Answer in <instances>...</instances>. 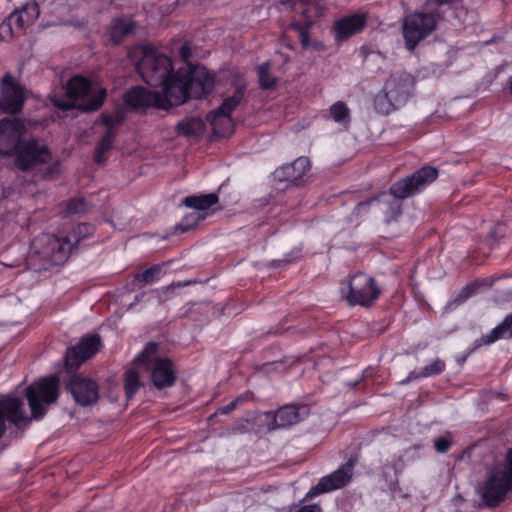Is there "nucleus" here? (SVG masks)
<instances>
[{
  "instance_id": "39448f33",
  "label": "nucleus",
  "mask_w": 512,
  "mask_h": 512,
  "mask_svg": "<svg viewBox=\"0 0 512 512\" xmlns=\"http://www.w3.org/2000/svg\"><path fill=\"white\" fill-rule=\"evenodd\" d=\"M414 84V78L408 73L392 74L384 85V95H378L375 99L376 107L388 113L390 107L405 103L414 89Z\"/></svg>"
},
{
  "instance_id": "a211bd4d",
  "label": "nucleus",
  "mask_w": 512,
  "mask_h": 512,
  "mask_svg": "<svg viewBox=\"0 0 512 512\" xmlns=\"http://www.w3.org/2000/svg\"><path fill=\"white\" fill-rule=\"evenodd\" d=\"M263 417V422L268 431L286 428L300 421L299 409L294 405H285L276 412H265Z\"/></svg>"
},
{
  "instance_id": "c03bdc74",
  "label": "nucleus",
  "mask_w": 512,
  "mask_h": 512,
  "mask_svg": "<svg viewBox=\"0 0 512 512\" xmlns=\"http://www.w3.org/2000/svg\"><path fill=\"white\" fill-rule=\"evenodd\" d=\"M450 446H451V442L445 437L437 438L434 442V447H435L436 451L439 453L447 452L449 450Z\"/></svg>"
},
{
  "instance_id": "aec40b11",
  "label": "nucleus",
  "mask_w": 512,
  "mask_h": 512,
  "mask_svg": "<svg viewBox=\"0 0 512 512\" xmlns=\"http://www.w3.org/2000/svg\"><path fill=\"white\" fill-rule=\"evenodd\" d=\"M125 102L135 108L156 107L162 109L163 104L160 102V93L150 91L142 87H134L125 95Z\"/></svg>"
},
{
  "instance_id": "ea45409f",
  "label": "nucleus",
  "mask_w": 512,
  "mask_h": 512,
  "mask_svg": "<svg viewBox=\"0 0 512 512\" xmlns=\"http://www.w3.org/2000/svg\"><path fill=\"white\" fill-rule=\"evenodd\" d=\"M309 26L310 25H307V24H306V26H302L299 23L291 24V28L298 32L299 39H300V42H301V45L303 46V48H307L310 45L309 34H308Z\"/></svg>"
},
{
  "instance_id": "4c0bfd02",
  "label": "nucleus",
  "mask_w": 512,
  "mask_h": 512,
  "mask_svg": "<svg viewBox=\"0 0 512 512\" xmlns=\"http://www.w3.org/2000/svg\"><path fill=\"white\" fill-rule=\"evenodd\" d=\"M87 210V204L81 198L71 199L67 205L65 210L62 212L64 216H69L72 214H80L84 213Z\"/></svg>"
},
{
  "instance_id": "f704fd0d",
  "label": "nucleus",
  "mask_w": 512,
  "mask_h": 512,
  "mask_svg": "<svg viewBox=\"0 0 512 512\" xmlns=\"http://www.w3.org/2000/svg\"><path fill=\"white\" fill-rule=\"evenodd\" d=\"M140 380L138 373L130 369L125 373V391L127 398H132L135 392L140 388Z\"/></svg>"
},
{
  "instance_id": "20e7f679",
  "label": "nucleus",
  "mask_w": 512,
  "mask_h": 512,
  "mask_svg": "<svg viewBox=\"0 0 512 512\" xmlns=\"http://www.w3.org/2000/svg\"><path fill=\"white\" fill-rule=\"evenodd\" d=\"M477 491L488 507L498 506L512 491V448L508 450L505 461L490 471Z\"/></svg>"
},
{
  "instance_id": "9b49d317",
  "label": "nucleus",
  "mask_w": 512,
  "mask_h": 512,
  "mask_svg": "<svg viewBox=\"0 0 512 512\" xmlns=\"http://www.w3.org/2000/svg\"><path fill=\"white\" fill-rule=\"evenodd\" d=\"M0 86V111L6 114L20 113L26 99L24 88L11 73L2 77Z\"/></svg>"
},
{
  "instance_id": "7c9ffc66",
  "label": "nucleus",
  "mask_w": 512,
  "mask_h": 512,
  "mask_svg": "<svg viewBox=\"0 0 512 512\" xmlns=\"http://www.w3.org/2000/svg\"><path fill=\"white\" fill-rule=\"evenodd\" d=\"M446 364L441 359H435L430 364L426 365L420 372H411L406 380L402 383H406L410 380H416L419 378L431 377L442 373L445 370Z\"/></svg>"
},
{
  "instance_id": "8fccbe9b",
  "label": "nucleus",
  "mask_w": 512,
  "mask_h": 512,
  "mask_svg": "<svg viewBox=\"0 0 512 512\" xmlns=\"http://www.w3.org/2000/svg\"><path fill=\"white\" fill-rule=\"evenodd\" d=\"M58 171V163H53L52 166H50L47 171H46V174L48 175H52L54 172H57Z\"/></svg>"
},
{
  "instance_id": "f03ea898",
  "label": "nucleus",
  "mask_w": 512,
  "mask_h": 512,
  "mask_svg": "<svg viewBox=\"0 0 512 512\" xmlns=\"http://www.w3.org/2000/svg\"><path fill=\"white\" fill-rule=\"evenodd\" d=\"M66 94L68 97L66 100H61L57 96L51 97L54 106L63 110L79 108L83 111H95L102 105L106 90L99 88L93 92L87 79L75 76L68 81Z\"/></svg>"
},
{
  "instance_id": "0eeeda50",
  "label": "nucleus",
  "mask_w": 512,
  "mask_h": 512,
  "mask_svg": "<svg viewBox=\"0 0 512 512\" xmlns=\"http://www.w3.org/2000/svg\"><path fill=\"white\" fill-rule=\"evenodd\" d=\"M31 414L34 419L42 418L47 407L54 403L59 395V379L57 376L45 377L30 385L26 390Z\"/></svg>"
},
{
  "instance_id": "2eb2a0df",
  "label": "nucleus",
  "mask_w": 512,
  "mask_h": 512,
  "mask_svg": "<svg viewBox=\"0 0 512 512\" xmlns=\"http://www.w3.org/2000/svg\"><path fill=\"white\" fill-rule=\"evenodd\" d=\"M187 81L189 96L201 98L209 94L215 85L214 75L204 66H189L184 74Z\"/></svg>"
},
{
  "instance_id": "37998d69",
  "label": "nucleus",
  "mask_w": 512,
  "mask_h": 512,
  "mask_svg": "<svg viewBox=\"0 0 512 512\" xmlns=\"http://www.w3.org/2000/svg\"><path fill=\"white\" fill-rule=\"evenodd\" d=\"M247 398H248L247 394L240 395L239 397H237L235 400H233L232 402H230L226 406H223V407L219 408L218 412L221 413V414H228L231 411H233L237 407V405L239 403L243 402Z\"/></svg>"
},
{
  "instance_id": "1a4fd4ad",
  "label": "nucleus",
  "mask_w": 512,
  "mask_h": 512,
  "mask_svg": "<svg viewBox=\"0 0 512 512\" xmlns=\"http://www.w3.org/2000/svg\"><path fill=\"white\" fill-rule=\"evenodd\" d=\"M73 244L69 237L41 234L32 242V249L44 260L54 264L65 261L72 252Z\"/></svg>"
},
{
  "instance_id": "49530a36",
  "label": "nucleus",
  "mask_w": 512,
  "mask_h": 512,
  "mask_svg": "<svg viewBox=\"0 0 512 512\" xmlns=\"http://www.w3.org/2000/svg\"><path fill=\"white\" fill-rule=\"evenodd\" d=\"M179 53H180L181 58L187 65V70H188L189 66H192L191 64H189V59L192 56V50H191L189 44L185 43L184 45H182Z\"/></svg>"
},
{
  "instance_id": "de8ad7c7",
  "label": "nucleus",
  "mask_w": 512,
  "mask_h": 512,
  "mask_svg": "<svg viewBox=\"0 0 512 512\" xmlns=\"http://www.w3.org/2000/svg\"><path fill=\"white\" fill-rule=\"evenodd\" d=\"M102 122L108 129L115 130L114 128L120 123V118L118 116H102Z\"/></svg>"
},
{
  "instance_id": "ddd939ff",
  "label": "nucleus",
  "mask_w": 512,
  "mask_h": 512,
  "mask_svg": "<svg viewBox=\"0 0 512 512\" xmlns=\"http://www.w3.org/2000/svg\"><path fill=\"white\" fill-rule=\"evenodd\" d=\"M183 68H179L176 74H171L160 86V102L162 109H168L172 106H179L189 98L187 81L185 80Z\"/></svg>"
},
{
  "instance_id": "cd10ccee",
  "label": "nucleus",
  "mask_w": 512,
  "mask_h": 512,
  "mask_svg": "<svg viewBox=\"0 0 512 512\" xmlns=\"http://www.w3.org/2000/svg\"><path fill=\"white\" fill-rule=\"evenodd\" d=\"M136 23L130 18L115 19L109 32L110 40L114 44H119L134 32Z\"/></svg>"
},
{
  "instance_id": "6ab92c4d",
  "label": "nucleus",
  "mask_w": 512,
  "mask_h": 512,
  "mask_svg": "<svg viewBox=\"0 0 512 512\" xmlns=\"http://www.w3.org/2000/svg\"><path fill=\"white\" fill-rule=\"evenodd\" d=\"M311 163L307 157H299L292 163L281 166L276 170V176L281 181H288L295 185L303 184L308 178Z\"/></svg>"
},
{
  "instance_id": "4468645a",
  "label": "nucleus",
  "mask_w": 512,
  "mask_h": 512,
  "mask_svg": "<svg viewBox=\"0 0 512 512\" xmlns=\"http://www.w3.org/2000/svg\"><path fill=\"white\" fill-rule=\"evenodd\" d=\"M356 462L357 458L351 457L339 469L330 475L321 478L318 484L309 490L307 497H314L321 493L330 492L346 485L353 476V470Z\"/></svg>"
},
{
  "instance_id": "412c9836",
  "label": "nucleus",
  "mask_w": 512,
  "mask_h": 512,
  "mask_svg": "<svg viewBox=\"0 0 512 512\" xmlns=\"http://www.w3.org/2000/svg\"><path fill=\"white\" fill-rule=\"evenodd\" d=\"M69 386L74 399L83 406L98 400V386L92 380L76 377Z\"/></svg>"
},
{
  "instance_id": "2f4dec72",
  "label": "nucleus",
  "mask_w": 512,
  "mask_h": 512,
  "mask_svg": "<svg viewBox=\"0 0 512 512\" xmlns=\"http://www.w3.org/2000/svg\"><path fill=\"white\" fill-rule=\"evenodd\" d=\"M116 132L108 129L102 136L95 148L94 158L97 163H103L106 160L105 153L112 148Z\"/></svg>"
},
{
  "instance_id": "473e14b6",
  "label": "nucleus",
  "mask_w": 512,
  "mask_h": 512,
  "mask_svg": "<svg viewBox=\"0 0 512 512\" xmlns=\"http://www.w3.org/2000/svg\"><path fill=\"white\" fill-rule=\"evenodd\" d=\"M259 84L262 89L275 87L277 79L270 74V62H264L257 68Z\"/></svg>"
},
{
  "instance_id": "dca6fc26",
  "label": "nucleus",
  "mask_w": 512,
  "mask_h": 512,
  "mask_svg": "<svg viewBox=\"0 0 512 512\" xmlns=\"http://www.w3.org/2000/svg\"><path fill=\"white\" fill-rule=\"evenodd\" d=\"M101 340L98 335L84 337L81 341L69 348L65 355L67 370L77 369L84 361L91 358L100 348Z\"/></svg>"
},
{
  "instance_id": "f257e3e1",
  "label": "nucleus",
  "mask_w": 512,
  "mask_h": 512,
  "mask_svg": "<svg viewBox=\"0 0 512 512\" xmlns=\"http://www.w3.org/2000/svg\"><path fill=\"white\" fill-rule=\"evenodd\" d=\"M437 169L424 166L412 175L398 180L390 187V193H381L377 198L370 199L358 204L359 211L368 205H376L378 211L383 214L386 221L395 219L401 213L400 200L411 197L424 190L429 184L436 180Z\"/></svg>"
},
{
  "instance_id": "a18cd8bd",
  "label": "nucleus",
  "mask_w": 512,
  "mask_h": 512,
  "mask_svg": "<svg viewBox=\"0 0 512 512\" xmlns=\"http://www.w3.org/2000/svg\"><path fill=\"white\" fill-rule=\"evenodd\" d=\"M175 285H169L167 287L162 288L161 290H156L158 293V297L160 302H163L169 298H171L172 294L175 291Z\"/></svg>"
},
{
  "instance_id": "c9c22d12",
  "label": "nucleus",
  "mask_w": 512,
  "mask_h": 512,
  "mask_svg": "<svg viewBox=\"0 0 512 512\" xmlns=\"http://www.w3.org/2000/svg\"><path fill=\"white\" fill-rule=\"evenodd\" d=\"M330 114L336 122H349V109L342 101H338L330 107Z\"/></svg>"
},
{
  "instance_id": "5701e85b",
  "label": "nucleus",
  "mask_w": 512,
  "mask_h": 512,
  "mask_svg": "<svg viewBox=\"0 0 512 512\" xmlns=\"http://www.w3.org/2000/svg\"><path fill=\"white\" fill-rule=\"evenodd\" d=\"M153 384L161 389L172 386L176 380L175 370L169 359H157L151 372Z\"/></svg>"
},
{
  "instance_id": "bb28decb",
  "label": "nucleus",
  "mask_w": 512,
  "mask_h": 512,
  "mask_svg": "<svg viewBox=\"0 0 512 512\" xmlns=\"http://www.w3.org/2000/svg\"><path fill=\"white\" fill-rule=\"evenodd\" d=\"M207 120L210 122L215 135L225 137L233 131L234 124L231 116L217 109L207 115Z\"/></svg>"
},
{
  "instance_id": "f8f14e48",
  "label": "nucleus",
  "mask_w": 512,
  "mask_h": 512,
  "mask_svg": "<svg viewBox=\"0 0 512 512\" xmlns=\"http://www.w3.org/2000/svg\"><path fill=\"white\" fill-rule=\"evenodd\" d=\"M27 133L26 122L20 118L0 120V155L12 156Z\"/></svg>"
},
{
  "instance_id": "f3484780",
  "label": "nucleus",
  "mask_w": 512,
  "mask_h": 512,
  "mask_svg": "<svg viewBox=\"0 0 512 512\" xmlns=\"http://www.w3.org/2000/svg\"><path fill=\"white\" fill-rule=\"evenodd\" d=\"M5 420L21 427L29 422L25 416L23 402L16 397H6L0 399V438L3 436L6 425Z\"/></svg>"
},
{
  "instance_id": "3c124183",
  "label": "nucleus",
  "mask_w": 512,
  "mask_h": 512,
  "mask_svg": "<svg viewBox=\"0 0 512 512\" xmlns=\"http://www.w3.org/2000/svg\"><path fill=\"white\" fill-rule=\"evenodd\" d=\"M188 217L193 218L197 222L199 219H203L205 216L201 215L200 213H192Z\"/></svg>"
},
{
  "instance_id": "7ed1b4c3",
  "label": "nucleus",
  "mask_w": 512,
  "mask_h": 512,
  "mask_svg": "<svg viewBox=\"0 0 512 512\" xmlns=\"http://www.w3.org/2000/svg\"><path fill=\"white\" fill-rule=\"evenodd\" d=\"M131 56L137 58L136 68L142 79L151 86H160L172 74L168 56L149 46H138Z\"/></svg>"
},
{
  "instance_id": "a878e982",
  "label": "nucleus",
  "mask_w": 512,
  "mask_h": 512,
  "mask_svg": "<svg viewBox=\"0 0 512 512\" xmlns=\"http://www.w3.org/2000/svg\"><path fill=\"white\" fill-rule=\"evenodd\" d=\"M512 337V312L508 314L504 320L496 326L488 335L482 336L476 341L477 347L482 345H490L495 341L503 338Z\"/></svg>"
},
{
  "instance_id": "09e8293b",
  "label": "nucleus",
  "mask_w": 512,
  "mask_h": 512,
  "mask_svg": "<svg viewBox=\"0 0 512 512\" xmlns=\"http://www.w3.org/2000/svg\"><path fill=\"white\" fill-rule=\"evenodd\" d=\"M298 512H321L320 506L313 504L302 507Z\"/></svg>"
},
{
  "instance_id": "603ef678",
  "label": "nucleus",
  "mask_w": 512,
  "mask_h": 512,
  "mask_svg": "<svg viewBox=\"0 0 512 512\" xmlns=\"http://www.w3.org/2000/svg\"><path fill=\"white\" fill-rule=\"evenodd\" d=\"M177 229H180V230H181V232H185V231H186V228H182V226H181V225L177 226Z\"/></svg>"
},
{
  "instance_id": "c85d7f7f",
  "label": "nucleus",
  "mask_w": 512,
  "mask_h": 512,
  "mask_svg": "<svg viewBox=\"0 0 512 512\" xmlns=\"http://www.w3.org/2000/svg\"><path fill=\"white\" fill-rule=\"evenodd\" d=\"M204 130V122L201 119L194 117L184 119L176 126L177 134L187 138H198L204 133Z\"/></svg>"
},
{
  "instance_id": "393cba45",
  "label": "nucleus",
  "mask_w": 512,
  "mask_h": 512,
  "mask_svg": "<svg viewBox=\"0 0 512 512\" xmlns=\"http://www.w3.org/2000/svg\"><path fill=\"white\" fill-rule=\"evenodd\" d=\"M246 90V81L242 74L236 75V80L234 84V92L232 95L226 97L222 104L217 108L218 111L222 113H226L231 116L232 111H234L239 104L242 102L244 98V93Z\"/></svg>"
},
{
  "instance_id": "6e6552de",
  "label": "nucleus",
  "mask_w": 512,
  "mask_h": 512,
  "mask_svg": "<svg viewBox=\"0 0 512 512\" xmlns=\"http://www.w3.org/2000/svg\"><path fill=\"white\" fill-rule=\"evenodd\" d=\"M13 156L15 167L25 172L38 170L52 162L48 146L34 138L22 141Z\"/></svg>"
},
{
  "instance_id": "423d86ee",
  "label": "nucleus",
  "mask_w": 512,
  "mask_h": 512,
  "mask_svg": "<svg viewBox=\"0 0 512 512\" xmlns=\"http://www.w3.org/2000/svg\"><path fill=\"white\" fill-rule=\"evenodd\" d=\"M441 13L424 12L412 13L405 17L403 22V36L405 46L412 51L420 41L429 36L437 27L442 19Z\"/></svg>"
},
{
  "instance_id": "c756f323",
  "label": "nucleus",
  "mask_w": 512,
  "mask_h": 512,
  "mask_svg": "<svg viewBox=\"0 0 512 512\" xmlns=\"http://www.w3.org/2000/svg\"><path fill=\"white\" fill-rule=\"evenodd\" d=\"M218 201L219 198L216 193H209L203 195L187 196L184 199V204L189 208L196 209L198 211H204L218 203Z\"/></svg>"
},
{
  "instance_id": "58836bf2",
  "label": "nucleus",
  "mask_w": 512,
  "mask_h": 512,
  "mask_svg": "<svg viewBox=\"0 0 512 512\" xmlns=\"http://www.w3.org/2000/svg\"><path fill=\"white\" fill-rule=\"evenodd\" d=\"M19 35H21V34L16 32V27H14V23L12 21H10V17H7L0 24V40L1 41H6L15 36H19Z\"/></svg>"
},
{
  "instance_id": "e433bc0d",
  "label": "nucleus",
  "mask_w": 512,
  "mask_h": 512,
  "mask_svg": "<svg viewBox=\"0 0 512 512\" xmlns=\"http://www.w3.org/2000/svg\"><path fill=\"white\" fill-rule=\"evenodd\" d=\"M157 349L158 345L155 342H149L136 359V363L139 365H144L146 363L152 362L154 356L157 353Z\"/></svg>"
},
{
  "instance_id": "a19ab883",
  "label": "nucleus",
  "mask_w": 512,
  "mask_h": 512,
  "mask_svg": "<svg viewBox=\"0 0 512 512\" xmlns=\"http://www.w3.org/2000/svg\"><path fill=\"white\" fill-rule=\"evenodd\" d=\"M160 273V268L158 266H153L147 270H145L142 274L138 276V279L145 284H149L154 282Z\"/></svg>"
},
{
  "instance_id": "4be33fe9",
  "label": "nucleus",
  "mask_w": 512,
  "mask_h": 512,
  "mask_svg": "<svg viewBox=\"0 0 512 512\" xmlns=\"http://www.w3.org/2000/svg\"><path fill=\"white\" fill-rule=\"evenodd\" d=\"M365 14H353L337 20L333 30L338 40H344L362 31L366 25Z\"/></svg>"
},
{
  "instance_id": "b1692460",
  "label": "nucleus",
  "mask_w": 512,
  "mask_h": 512,
  "mask_svg": "<svg viewBox=\"0 0 512 512\" xmlns=\"http://www.w3.org/2000/svg\"><path fill=\"white\" fill-rule=\"evenodd\" d=\"M40 9L36 2L26 3L22 9L16 10L9 15L10 21L14 23L16 32L23 34L26 27L31 25L39 16Z\"/></svg>"
},
{
  "instance_id": "9d476101",
  "label": "nucleus",
  "mask_w": 512,
  "mask_h": 512,
  "mask_svg": "<svg viewBox=\"0 0 512 512\" xmlns=\"http://www.w3.org/2000/svg\"><path fill=\"white\" fill-rule=\"evenodd\" d=\"M348 288L345 299L353 306H370L380 295V289L375 279L362 272L356 273L350 278Z\"/></svg>"
},
{
  "instance_id": "79ce46f5",
  "label": "nucleus",
  "mask_w": 512,
  "mask_h": 512,
  "mask_svg": "<svg viewBox=\"0 0 512 512\" xmlns=\"http://www.w3.org/2000/svg\"><path fill=\"white\" fill-rule=\"evenodd\" d=\"M455 0H427L425 2V9L428 12L441 13L442 12L437 8L439 5L451 4Z\"/></svg>"
},
{
  "instance_id": "72a5a7b5",
  "label": "nucleus",
  "mask_w": 512,
  "mask_h": 512,
  "mask_svg": "<svg viewBox=\"0 0 512 512\" xmlns=\"http://www.w3.org/2000/svg\"><path fill=\"white\" fill-rule=\"evenodd\" d=\"M303 6L302 14L306 19V24L311 25L313 20L322 14L321 7L313 1H298Z\"/></svg>"
}]
</instances>
